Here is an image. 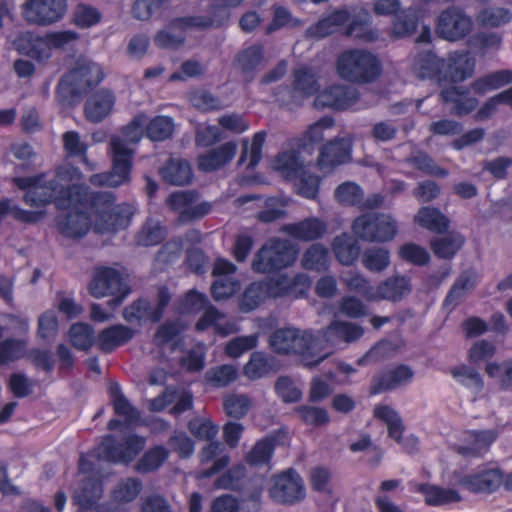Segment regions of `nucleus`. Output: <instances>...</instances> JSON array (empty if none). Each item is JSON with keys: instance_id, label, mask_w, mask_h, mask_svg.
<instances>
[{"instance_id": "nucleus-8", "label": "nucleus", "mask_w": 512, "mask_h": 512, "mask_svg": "<svg viewBox=\"0 0 512 512\" xmlns=\"http://www.w3.org/2000/svg\"><path fill=\"white\" fill-rule=\"evenodd\" d=\"M352 231L362 241L383 243L395 237L398 227L390 215L368 212L355 218Z\"/></svg>"}, {"instance_id": "nucleus-10", "label": "nucleus", "mask_w": 512, "mask_h": 512, "mask_svg": "<svg viewBox=\"0 0 512 512\" xmlns=\"http://www.w3.org/2000/svg\"><path fill=\"white\" fill-rule=\"evenodd\" d=\"M89 292L95 298L112 296L108 304L112 307H117L122 304L130 293V288L117 269L100 267L96 270L89 284Z\"/></svg>"}, {"instance_id": "nucleus-60", "label": "nucleus", "mask_w": 512, "mask_h": 512, "mask_svg": "<svg viewBox=\"0 0 512 512\" xmlns=\"http://www.w3.org/2000/svg\"><path fill=\"white\" fill-rule=\"evenodd\" d=\"M343 283L349 291L360 294L368 301H375L376 287L371 285L370 281L358 272H349L344 278Z\"/></svg>"}, {"instance_id": "nucleus-1", "label": "nucleus", "mask_w": 512, "mask_h": 512, "mask_svg": "<svg viewBox=\"0 0 512 512\" xmlns=\"http://www.w3.org/2000/svg\"><path fill=\"white\" fill-rule=\"evenodd\" d=\"M40 173L29 177H14L12 182L25 191L23 200L32 207L42 208L54 203L58 210L55 222L59 233L70 239L85 236L94 222L99 233H116L126 229L135 214L128 203H116V195L108 191H92L82 184L61 185L57 180L44 181Z\"/></svg>"}, {"instance_id": "nucleus-58", "label": "nucleus", "mask_w": 512, "mask_h": 512, "mask_svg": "<svg viewBox=\"0 0 512 512\" xmlns=\"http://www.w3.org/2000/svg\"><path fill=\"white\" fill-rule=\"evenodd\" d=\"M390 252L383 247H372L364 251L363 266L370 272H382L390 265Z\"/></svg>"}, {"instance_id": "nucleus-2", "label": "nucleus", "mask_w": 512, "mask_h": 512, "mask_svg": "<svg viewBox=\"0 0 512 512\" xmlns=\"http://www.w3.org/2000/svg\"><path fill=\"white\" fill-rule=\"evenodd\" d=\"M105 78L102 67L88 60L76 61L74 67L59 80L56 95L64 106H75Z\"/></svg>"}, {"instance_id": "nucleus-48", "label": "nucleus", "mask_w": 512, "mask_h": 512, "mask_svg": "<svg viewBox=\"0 0 512 512\" xmlns=\"http://www.w3.org/2000/svg\"><path fill=\"white\" fill-rule=\"evenodd\" d=\"M301 265L305 270L323 271L329 265V251L320 243L312 244L303 253Z\"/></svg>"}, {"instance_id": "nucleus-51", "label": "nucleus", "mask_w": 512, "mask_h": 512, "mask_svg": "<svg viewBox=\"0 0 512 512\" xmlns=\"http://www.w3.org/2000/svg\"><path fill=\"white\" fill-rule=\"evenodd\" d=\"M174 132V122L169 116L158 115L145 126V136L153 142L169 139Z\"/></svg>"}, {"instance_id": "nucleus-7", "label": "nucleus", "mask_w": 512, "mask_h": 512, "mask_svg": "<svg viewBox=\"0 0 512 512\" xmlns=\"http://www.w3.org/2000/svg\"><path fill=\"white\" fill-rule=\"evenodd\" d=\"M319 84L308 67L293 70L291 85H280L276 88L274 96L280 107L294 110L303 105L304 100L318 94Z\"/></svg>"}, {"instance_id": "nucleus-22", "label": "nucleus", "mask_w": 512, "mask_h": 512, "mask_svg": "<svg viewBox=\"0 0 512 512\" xmlns=\"http://www.w3.org/2000/svg\"><path fill=\"white\" fill-rule=\"evenodd\" d=\"M110 395L114 413L124 417V421L112 418L107 423V429L110 431L120 430V433H126L123 431V428L128 425L138 424L141 419V413L138 408L129 402L118 384L110 386Z\"/></svg>"}, {"instance_id": "nucleus-53", "label": "nucleus", "mask_w": 512, "mask_h": 512, "mask_svg": "<svg viewBox=\"0 0 512 512\" xmlns=\"http://www.w3.org/2000/svg\"><path fill=\"white\" fill-rule=\"evenodd\" d=\"M68 334L71 345L77 350L88 351L97 342L93 327L87 323L72 324Z\"/></svg>"}, {"instance_id": "nucleus-16", "label": "nucleus", "mask_w": 512, "mask_h": 512, "mask_svg": "<svg viewBox=\"0 0 512 512\" xmlns=\"http://www.w3.org/2000/svg\"><path fill=\"white\" fill-rule=\"evenodd\" d=\"M271 498L280 504L293 505L305 498L303 480L297 471L289 468L274 478L270 489Z\"/></svg>"}, {"instance_id": "nucleus-21", "label": "nucleus", "mask_w": 512, "mask_h": 512, "mask_svg": "<svg viewBox=\"0 0 512 512\" xmlns=\"http://www.w3.org/2000/svg\"><path fill=\"white\" fill-rule=\"evenodd\" d=\"M413 376V370L405 364H398L392 368L379 371L371 379L369 394L378 395L395 390L402 385L408 384Z\"/></svg>"}, {"instance_id": "nucleus-57", "label": "nucleus", "mask_w": 512, "mask_h": 512, "mask_svg": "<svg viewBox=\"0 0 512 512\" xmlns=\"http://www.w3.org/2000/svg\"><path fill=\"white\" fill-rule=\"evenodd\" d=\"M275 441L273 438L258 440L246 455V462L251 466L268 464L274 454Z\"/></svg>"}, {"instance_id": "nucleus-40", "label": "nucleus", "mask_w": 512, "mask_h": 512, "mask_svg": "<svg viewBox=\"0 0 512 512\" xmlns=\"http://www.w3.org/2000/svg\"><path fill=\"white\" fill-rule=\"evenodd\" d=\"M332 247L338 262L346 266L354 264L361 250L358 241L347 233L336 236L333 240Z\"/></svg>"}, {"instance_id": "nucleus-55", "label": "nucleus", "mask_w": 512, "mask_h": 512, "mask_svg": "<svg viewBox=\"0 0 512 512\" xmlns=\"http://www.w3.org/2000/svg\"><path fill=\"white\" fill-rule=\"evenodd\" d=\"M27 341L14 337H8L0 341V365L16 362L25 356Z\"/></svg>"}, {"instance_id": "nucleus-17", "label": "nucleus", "mask_w": 512, "mask_h": 512, "mask_svg": "<svg viewBox=\"0 0 512 512\" xmlns=\"http://www.w3.org/2000/svg\"><path fill=\"white\" fill-rule=\"evenodd\" d=\"M475 59L467 50H456L450 52L444 58L443 71L441 75V86L461 83L470 78L475 70Z\"/></svg>"}, {"instance_id": "nucleus-33", "label": "nucleus", "mask_w": 512, "mask_h": 512, "mask_svg": "<svg viewBox=\"0 0 512 512\" xmlns=\"http://www.w3.org/2000/svg\"><path fill=\"white\" fill-rule=\"evenodd\" d=\"M412 290L411 279L408 276L396 275L381 281L375 290L376 300L397 302Z\"/></svg>"}, {"instance_id": "nucleus-42", "label": "nucleus", "mask_w": 512, "mask_h": 512, "mask_svg": "<svg viewBox=\"0 0 512 512\" xmlns=\"http://www.w3.org/2000/svg\"><path fill=\"white\" fill-rule=\"evenodd\" d=\"M333 125L332 118H322L318 122L310 125L306 132L299 138L295 139V146L311 154L314 151L315 145L320 143L324 138L323 129Z\"/></svg>"}, {"instance_id": "nucleus-49", "label": "nucleus", "mask_w": 512, "mask_h": 512, "mask_svg": "<svg viewBox=\"0 0 512 512\" xmlns=\"http://www.w3.org/2000/svg\"><path fill=\"white\" fill-rule=\"evenodd\" d=\"M273 364V357L267 356L262 351H255L245 364L243 372L249 379L257 380L273 371Z\"/></svg>"}, {"instance_id": "nucleus-28", "label": "nucleus", "mask_w": 512, "mask_h": 512, "mask_svg": "<svg viewBox=\"0 0 512 512\" xmlns=\"http://www.w3.org/2000/svg\"><path fill=\"white\" fill-rule=\"evenodd\" d=\"M116 96L107 88H102L91 94L85 102L84 114L88 121L99 123L113 110Z\"/></svg>"}, {"instance_id": "nucleus-32", "label": "nucleus", "mask_w": 512, "mask_h": 512, "mask_svg": "<svg viewBox=\"0 0 512 512\" xmlns=\"http://www.w3.org/2000/svg\"><path fill=\"white\" fill-rule=\"evenodd\" d=\"M273 280L278 299L287 296L304 297L312 285L311 278L303 272L296 273L293 277L281 274Z\"/></svg>"}, {"instance_id": "nucleus-11", "label": "nucleus", "mask_w": 512, "mask_h": 512, "mask_svg": "<svg viewBox=\"0 0 512 512\" xmlns=\"http://www.w3.org/2000/svg\"><path fill=\"white\" fill-rule=\"evenodd\" d=\"M199 199L197 190L172 192L166 199L169 209L177 214V222L181 225L203 219L211 210L212 205L207 201L196 203Z\"/></svg>"}, {"instance_id": "nucleus-47", "label": "nucleus", "mask_w": 512, "mask_h": 512, "mask_svg": "<svg viewBox=\"0 0 512 512\" xmlns=\"http://www.w3.org/2000/svg\"><path fill=\"white\" fill-rule=\"evenodd\" d=\"M267 133L264 130L258 131L253 135L251 146L248 141L243 142L242 151L238 160V164L242 165L249 159L247 169H254L262 159V150L266 140Z\"/></svg>"}, {"instance_id": "nucleus-25", "label": "nucleus", "mask_w": 512, "mask_h": 512, "mask_svg": "<svg viewBox=\"0 0 512 512\" xmlns=\"http://www.w3.org/2000/svg\"><path fill=\"white\" fill-rule=\"evenodd\" d=\"M351 158V144L344 138H335L324 144L317 158V165L322 171L332 170L348 162Z\"/></svg>"}, {"instance_id": "nucleus-26", "label": "nucleus", "mask_w": 512, "mask_h": 512, "mask_svg": "<svg viewBox=\"0 0 512 512\" xmlns=\"http://www.w3.org/2000/svg\"><path fill=\"white\" fill-rule=\"evenodd\" d=\"M470 89L461 86H448L441 89L440 100L444 104H453L451 114L463 117L469 115L478 106V100L469 96Z\"/></svg>"}, {"instance_id": "nucleus-5", "label": "nucleus", "mask_w": 512, "mask_h": 512, "mask_svg": "<svg viewBox=\"0 0 512 512\" xmlns=\"http://www.w3.org/2000/svg\"><path fill=\"white\" fill-rule=\"evenodd\" d=\"M298 248L287 239L273 237L268 239L255 253L251 268L255 273L272 274L294 264Z\"/></svg>"}, {"instance_id": "nucleus-50", "label": "nucleus", "mask_w": 512, "mask_h": 512, "mask_svg": "<svg viewBox=\"0 0 512 512\" xmlns=\"http://www.w3.org/2000/svg\"><path fill=\"white\" fill-rule=\"evenodd\" d=\"M371 17L366 15L365 18H355L348 23L344 30L346 37H354L366 43H372L378 40L379 33L376 29L370 27Z\"/></svg>"}, {"instance_id": "nucleus-29", "label": "nucleus", "mask_w": 512, "mask_h": 512, "mask_svg": "<svg viewBox=\"0 0 512 512\" xmlns=\"http://www.w3.org/2000/svg\"><path fill=\"white\" fill-rule=\"evenodd\" d=\"M14 44L20 54L40 62L48 60L52 54L47 35L39 36L31 32L21 33L16 37Z\"/></svg>"}, {"instance_id": "nucleus-20", "label": "nucleus", "mask_w": 512, "mask_h": 512, "mask_svg": "<svg viewBox=\"0 0 512 512\" xmlns=\"http://www.w3.org/2000/svg\"><path fill=\"white\" fill-rule=\"evenodd\" d=\"M273 278L252 281L243 290L238 299V309L250 313L270 299H278Z\"/></svg>"}, {"instance_id": "nucleus-35", "label": "nucleus", "mask_w": 512, "mask_h": 512, "mask_svg": "<svg viewBox=\"0 0 512 512\" xmlns=\"http://www.w3.org/2000/svg\"><path fill=\"white\" fill-rule=\"evenodd\" d=\"M159 174L164 182L175 186L187 185L193 178L190 163L185 159L173 157L160 168Z\"/></svg>"}, {"instance_id": "nucleus-19", "label": "nucleus", "mask_w": 512, "mask_h": 512, "mask_svg": "<svg viewBox=\"0 0 512 512\" xmlns=\"http://www.w3.org/2000/svg\"><path fill=\"white\" fill-rule=\"evenodd\" d=\"M504 472L500 468L485 467L462 475L458 485L473 494H492L503 484Z\"/></svg>"}, {"instance_id": "nucleus-54", "label": "nucleus", "mask_w": 512, "mask_h": 512, "mask_svg": "<svg viewBox=\"0 0 512 512\" xmlns=\"http://www.w3.org/2000/svg\"><path fill=\"white\" fill-rule=\"evenodd\" d=\"M405 162L429 176L446 177L448 175L445 168L438 166L432 157L422 150L407 157Z\"/></svg>"}, {"instance_id": "nucleus-43", "label": "nucleus", "mask_w": 512, "mask_h": 512, "mask_svg": "<svg viewBox=\"0 0 512 512\" xmlns=\"http://www.w3.org/2000/svg\"><path fill=\"white\" fill-rule=\"evenodd\" d=\"M374 417L386 423L390 438L402 443L405 427L397 411L388 405H377L374 408Z\"/></svg>"}, {"instance_id": "nucleus-38", "label": "nucleus", "mask_w": 512, "mask_h": 512, "mask_svg": "<svg viewBox=\"0 0 512 512\" xmlns=\"http://www.w3.org/2000/svg\"><path fill=\"white\" fill-rule=\"evenodd\" d=\"M419 24L418 12L412 8L400 9L392 18L391 37L394 39L411 36Z\"/></svg>"}, {"instance_id": "nucleus-18", "label": "nucleus", "mask_w": 512, "mask_h": 512, "mask_svg": "<svg viewBox=\"0 0 512 512\" xmlns=\"http://www.w3.org/2000/svg\"><path fill=\"white\" fill-rule=\"evenodd\" d=\"M497 438L498 432L494 429L465 430L454 451L464 458H481L490 451Z\"/></svg>"}, {"instance_id": "nucleus-62", "label": "nucleus", "mask_w": 512, "mask_h": 512, "mask_svg": "<svg viewBox=\"0 0 512 512\" xmlns=\"http://www.w3.org/2000/svg\"><path fill=\"white\" fill-rule=\"evenodd\" d=\"M168 2L169 0H135L131 8L132 16L140 21H148L165 9Z\"/></svg>"}, {"instance_id": "nucleus-36", "label": "nucleus", "mask_w": 512, "mask_h": 512, "mask_svg": "<svg viewBox=\"0 0 512 512\" xmlns=\"http://www.w3.org/2000/svg\"><path fill=\"white\" fill-rule=\"evenodd\" d=\"M222 451L221 444L218 441H209V443L200 451V461L202 464L214 460L211 467L200 471V478H211L228 467L230 457L223 455L216 458Z\"/></svg>"}, {"instance_id": "nucleus-63", "label": "nucleus", "mask_w": 512, "mask_h": 512, "mask_svg": "<svg viewBox=\"0 0 512 512\" xmlns=\"http://www.w3.org/2000/svg\"><path fill=\"white\" fill-rule=\"evenodd\" d=\"M363 190L355 182L347 181L341 183L334 192L335 200L343 206H355L363 199Z\"/></svg>"}, {"instance_id": "nucleus-30", "label": "nucleus", "mask_w": 512, "mask_h": 512, "mask_svg": "<svg viewBox=\"0 0 512 512\" xmlns=\"http://www.w3.org/2000/svg\"><path fill=\"white\" fill-rule=\"evenodd\" d=\"M237 145L233 141H228L220 146L210 149L197 158L199 170L203 172H213L228 164L236 155Z\"/></svg>"}, {"instance_id": "nucleus-12", "label": "nucleus", "mask_w": 512, "mask_h": 512, "mask_svg": "<svg viewBox=\"0 0 512 512\" xmlns=\"http://www.w3.org/2000/svg\"><path fill=\"white\" fill-rule=\"evenodd\" d=\"M67 8V0H26L22 16L28 24L44 27L62 20Z\"/></svg>"}, {"instance_id": "nucleus-3", "label": "nucleus", "mask_w": 512, "mask_h": 512, "mask_svg": "<svg viewBox=\"0 0 512 512\" xmlns=\"http://www.w3.org/2000/svg\"><path fill=\"white\" fill-rule=\"evenodd\" d=\"M269 347L278 355H297L307 367L319 365L326 357L316 350V338L311 332L297 328H279L271 333Z\"/></svg>"}, {"instance_id": "nucleus-52", "label": "nucleus", "mask_w": 512, "mask_h": 512, "mask_svg": "<svg viewBox=\"0 0 512 512\" xmlns=\"http://www.w3.org/2000/svg\"><path fill=\"white\" fill-rule=\"evenodd\" d=\"M143 489L142 481L136 477L121 480L111 491V498L118 504L134 501Z\"/></svg>"}, {"instance_id": "nucleus-46", "label": "nucleus", "mask_w": 512, "mask_h": 512, "mask_svg": "<svg viewBox=\"0 0 512 512\" xmlns=\"http://www.w3.org/2000/svg\"><path fill=\"white\" fill-rule=\"evenodd\" d=\"M421 78L436 81L441 86L444 58L438 57L433 51H424L417 60Z\"/></svg>"}, {"instance_id": "nucleus-23", "label": "nucleus", "mask_w": 512, "mask_h": 512, "mask_svg": "<svg viewBox=\"0 0 512 512\" xmlns=\"http://www.w3.org/2000/svg\"><path fill=\"white\" fill-rule=\"evenodd\" d=\"M358 93L355 89L346 85H331L318 93L314 104L317 108H332L334 110H346L356 103Z\"/></svg>"}, {"instance_id": "nucleus-41", "label": "nucleus", "mask_w": 512, "mask_h": 512, "mask_svg": "<svg viewBox=\"0 0 512 512\" xmlns=\"http://www.w3.org/2000/svg\"><path fill=\"white\" fill-rule=\"evenodd\" d=\"M363 334L364 329L360 325L341 320L331 321L324 332L328 341L341 340L346 343L358 340Z\"/></svg>"}, {"instance_id": "nucleus-44", "label": "nucleus", "mask_w": 512, "mask_h": 512, "mask_svg": "<svg viewBox=\"0 0 512 512\" xmlns=\"http://www.w3.org/2000/svg\"><path fill=\"white\" fill-rule=\"evenodd\" d=\"M510 83H512V71L500 70L475 79L470 84V89L478 95H483Z\"/></svg>"}, {"instance_id": "nucleus-31", "label": "nucleus", "mask_w": 512, "mask_h": 512, "mask_svg": "<svg viewBox=\"0 0 512 512\" xmlns=\"http://www.w3.org/2000/svg\"><path fill=\"white\" fill-rule=\"evenodd\" d=\"M263 62L264 46L260 43L243 48L235 57V65L247 82L254 80Z\"/></svg>"}, {"instance_id": "nucleus-59", "label": "nucleus", "mask_w": 512, "mask_h": 512, "mask_svg": "<svg viewBox=\"0 0 512 512\" xmlns=\"http://www.w3.org/2000/svg\"><path fill=\"white\" fill-rule=\"evenodd\" d=\"M102 20V13L95 7L79 3L73 12L72 22L81 29L91 28Z\"/></svg>"}, {"instance_id": "nucleus-15", "label": "nucleus", "mask_w": 512, "mask_h": 512, "mask_svg": "<svg viewBox=\"0 0 512 512\" xmlns=\"http://www.w3.org/2000/svg\"><path fill=\"white\" fill-rule=\"evenodd\" d=\"M171 301V293L166 285H161L157 289V305L153 308L146 298H139L125 307L123 317L126 321L149 320L153 323L159 322Z\"/></svg>"}, {"instance_id": "nucleus-34", "label": "nucleus", "mask_w": 512, "mask_h": 512, "mask_svg": "<svg viewBox=\"0 0 512 512\" xmlns=\"http://www.w3.org/2000/svg\"><path fill=\"white\" fill-rule=\"evenodd\" d=\"M134 336V331L123 324H114L101 330L97 336V346L104 353H111L120 346L128 343Z\"/></svg>"}, {"instance_id": "nucleus-14", "label": "nucleus", "mask_w": 512, "mask_h": 512, "mask_svg": "<svg viewBox=\"0 0 512 512\" xmlns=\"http://www.w3.org/2000/svg\"><path fill=\"white\" fill-rule=\"evenodd\" d=\"M231 6H228L223 0H214L209 8L208 16H183L170 21V28L186 31L187 29L205 30L208 28H221L225 26L230 19Z\"/></svg>"}, {"instance_id": "nucleus-61", "label": "nucleus", "mask_w": 512, "mask_h": 512, "mask_svg": "<svg viewBox=\"0 0 512 512\" xmlns=\"http://www.w3.org/2000/svg\"><path fill=\"white\" fill-rule=\"evenodd\" d=\"M208 304L210 303L206 294L199 292L197 289H190L179 299L178 311L181 314H197Z\"/></svg>"}, {"instance_id": "nucleus-45", "label": "nucleus", "mask_w": 512, "mask_h": 512, "mask_svg": "<svg viewBox=\"0 0 512 512\" xmlns=\"http://www.w3.org/2000/svg\"><path fill=\"white\" fill-rule=\"evenodd\" d=\"M170 452L163 445H155L146 450L136 463L135 469L141 474L157 471L169 458Z\"/></svg>"}, {"instance_id": "nucleus-4", "label": "nucleus", "mask_w": 512, "mask_h": 512, "mask_svg": "<svg viewBox=\"0 0 512 512\" xmlns=\"http://www.w3.org/2000/svg\"><path fill=\"white\" fill-rule=\"evenodd\" d=\"M338 75L349 82L365 84L374 81L381 73V64L371 52L347 49L336 60Z\"/></svg>"}, {"instance_id": "nucleus-39", "label": "nucleus", "mask_w": 512, "mask_h": 512, "mask_svg": "<svg viewBox=\"0 0 512 512\" xmlns=\"http://www.w3.org/2000/svg\"><path fill=\"white\" fill-rule=\"evenodd\" d=\"M419 492L424 495L428 506L437 507L461 501L459 492L452 488H444L434 484H421Z\"/></svg>"}, {"instance_id": "nucleus-13", "label": "nucleus", "mask_w": 512, "mask_h": 512, "mask_svg": "<svg viewBox=\"0 0 512 512\" xmlns=\"http://www.w3.org/2000/svg\"><path fill=\"white\" fill-rule=\"evenodd\" d=\"M472 28V19L462 9L451 6L438 16L435 32L439 38L455 42L464 39Z\"/></svg>"}, {"instance_id": "nucleus-6", "label": "nucleus", "mask_w": 512, "mask_h": 512, "mask_svg": "<svg viewBox=\"0 0 512 512\" xmlns=\"http://www.w3.org/2000/svg\"><path fill=\"white\" fill-rule=\"evenodd\" d=\"M146 438L136 433L107 434L99 444V456L113 464H130L143 451Z\"/></svg>"}, {"instance_id": "nucleus-24", "label": "nucleus", "mask_w": 512, "mask_h": 512, "mask_svg": "<svg viewBox=\"0 0 512 512\" xmlns=\"http://www.w3.org/2000/svg\"><path fill=\"white\" fill-rule=\"evenodd\" d=\"M104 492L103 482L99 478H86L80 489L73 495V501L81 511L94 510L108 512V503H98Z\"/></svg>"}, {"instance_id": "nucleus-9", "label": "nucleus", "mask_w": 512, "mask_h": 512, "mask_svg": "<svg viewBox=\"0 0 512 512\" xmlns=\"http://www.w3.org/2000/svg\"><path fill=\"white\" fill-rule=\"evenodd\" d=\"M111 149L113 154L112 169L109 172L91 175L89 182L93 186L117 187L130 181L133 151L120 139L111 142Z\"/></svg>"}, {"instance_id": "nucleus-56", "label": "nucleus", "mask_w": 512, "mask_h": 512, "mask_svg": "<svg viewBox=\"0 0 512 512\" xmlns=\"http://www.w3.org/2000/svg\"><path fill=\"white\" fill-rule=\"evenodd\" d=\"M299 148L280 152L275 158V164L279 171L285 173L288 177H296L305 169L300 159Z\"/></svg>"}, {"instance_id": "nucleus-64", "label": "nucleus", "mask_w": 512, "mask_h": 512, "mask_svg": "<svg viewBox=\"0 0 512 512\" xmlns=\"http://www.w3.org/2000/svg\"><path fill=\"white\" fill-rule=\"evenodd\" d=\"M237 369L230 364H223L210 368L205 373V380L215 387H225L235 381Z\"/></svg>"}, {"instance_id": "nucleus-37", "label": "nucleus", "mask_w": 512, "mask_h": 512, "mask_svg": "<svg viewBox=\"0 0 512 512\" xmlns=\"http://www.w3.org/2000/svg\"><path fill=\"white\" fill-rule=\"evenodd\" d=\"M414 222L420 227L435 233H445L449 228V219L439 208L431 206L421 207L414 217Z\"/></svg>"}, {"instance_id": "nucleus-27", "label": "nucleus", "mask_w": 512, "mask_h": 512, "mask_svg": "<svg viewBox=\"0 0 512 512\" xmlns=\"http://www.w3.org/2000/svg\"><path fill=\"white\" fill-rule=\"evenodd\" d=\"M282 230L295 240L311 242L324 236L327 232V224L322 219L311 216L298 222L285 224Z\"/></svg>"}]
</instances>
